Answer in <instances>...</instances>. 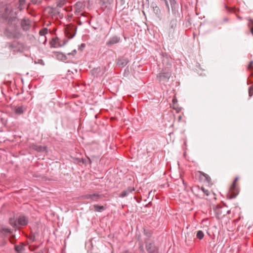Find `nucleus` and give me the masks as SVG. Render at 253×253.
I'll return each instance as SVG.
<instances>
[{"mask_svg":"<svg viewBox=\"0 0 253 253\" xmlns=\"http://www.w3.org/2000/svg\"><path fill=\"white\" fill-rule=\"evenodd\" d=\"M5 35L9 39H19L21 34L17 27L9 26L4 32Z\"/></svg>","mask_w":253,"mask_h":253,"instance_id":"f257e3e1","label":"nucleus"},{"mask_svg":"<svg viewBox=\"0 0 253 253\" xmlns=\"http://www.w3.org/2000/svg\"><path fill=\"white\" fill-rule=\"evenodd\" d=\"M10 224L13 227H18V226H25L28 223V219L24 216L21 215L18 218L17 221L14 219H10Z\"/></svg>","mask_w":253,"mask_h":253,"instance_id":"f03ea898","label":"nucleus"},{"mask_svg":"<svg viewBox=\"0 0 253 253\" xmlns=\"http://www.w3.org/2000/svg\"><path fill=\"white\" fill-rule=\"evenodd\" d=\"M238 180V177H236L230 187L229 197L231 199L235 198L239 193V188L236 184Z\"/></svg>","mask_w":253,"mask_h":253,"instance_id":"7ed1b4c3","label":"nucleus"},{"mask_svg":"<svg viewBox=\"0 0 253 253\" xmlns=\"http://www.w3.org/2000/svg\"><path fill=\"white\" fill-rule=\"evenodd\" d=\"M77 27L75 25L70 24L67 25L65 28V33L69 39L73 38L76 33Z\"/></svg>","mask_w":253,"mask_h":253,"instance_id":"20e7f679","label":"nucleus"},{"mask_svg":"<svg viewBox=\"0 0 253 253\" xmlns=\"http://www.w3.org/2000/svg\"><path fill=\"white\" fill-rule=\"evenodd\" d=\"M197 175L198 176L200 181L207 182L209 185L212 184L211 178L208 174L203 172L199 171L197 172Z\"/></svg>","mask_w":253,"mask_h":253,"instance_id":"39448f33","label":"nucleus"},{"mask_svg":"<svg viewBox=\"0 0 253 253\" xmlns=\"http://www.w3.org/2000/svg\"><path fill=\"white\" fill-rule=\"evenodd\" d=\"M83 199H89L90 201L88 202L92 201H97L100 198V196L97 194H86L82 197Z\"/></svg>","mask_w":253,"mask_h":253,"instance_id":"423d86ee","label":"nucleus"},{"mask_svg":"<svg viewBox=\"0 0 253 253\" xmlns=\"http://www.w3.org/2000/svg\"><path fill=\"white\" fill-rule=\"evenodd\" d=\"M173 14L176 15L178 13L179 5L175 0H169Z\"/></svg>","mask_w":253,"mask_h":253,"instance_id":"0eeeda50","label":"nucleus"},{"mask_svg":"<svg viewBox=\"0 0 253 253\" xmlns=\"http://www.w3.org/2000/svg\"><path fill=\"white\" fill-rule=\"evenodd\" d=\"M21 26L24 31H28L31 28V21L29 19H22L21 22Z\"/></svg>","mask_w":253,"mask_h":253,"instance_id":"6e6552de","label":"nucleus"},{"mask_svg":"<svg viewBox=\"0 0 253 253\" xmlns=\"http://www.w3.org/2000/svg\"><path fill=\"white\" fill-rule=\"evenodd\" d=\"M120 38L118 36H113L109 39L108 42H106V45L108 46H111L113 44H116L120 42Z\"/></svg>","mask_w":253,"mask_h":253,"instance_id":"1a4fd4ad","label":"nucleus"},{"mask_svg":"<svg viewBox=\"0 0 253 253\" xmlns=\"http://www.w3.org/2000/svg\"><path fill=\"white\" fill-rule=\"evenodd\" d=\"M171 76V74L169 72L161 73L158 74L157 77L161 81H168Z\"/></svg>","mask_w":253,"mask_h":253,"instance_id":"9d476101","label":"nucleus"},{"mask_svg":"<svg viewBox=\"0 0 253 253\" xmlns=\"http://www.w3.org/2000/svg\"><path fill=\"white\" fill-rule=\"evenodd\" d=\"M172 107L173 109L175 110L177 113L179 112L181 110V108L178 106L177 104V100L175 97L172 98Z\"/></svg>","mask_w":253,"mask_h":253,"instance_id":"9b49d317","label":"nucleus"},{"mask_svg":"<svg viewBox=\"0 0 253 253\" xmlns=\"http://www.w3.org/2000/svg\"><path fill=\"white\" fill-rule=\"evenodd\" d=\"M128 63V60L125 58H120L117 61V64L122 67L125 66Z\"/></svg>","mask_w":253,"mask_h":253,"instance_id":"f8f14e48","label":"nucleus"},{"mask_svg":"<svg viewBox=\"0 0 253 253\" xmlns=\"http://www.w3.org/2000/svg\"><path fill=\"white\" fill-rule=\"evenodd\" d=\"M134 190V189L133 188L129 187L126 190L123 191L121 193L120 196L122 197H125L128 195L129 193L132 192Z\"/></svg>","mask_w":253,"mask_h":253,"instance_id":"ddd939ff","label":"nucleus"},{"mask_svg":"<svg viewBox=\"0 0 253 253\" xmlns=\"http://www.w3.org/2000/svg\"><path fill=\"white\" fill-rule=\"evenodd\" d=\"M94 210L96 212H101L104 211L106 208L103 206H99L98 205H93Z\"/></svg>","mask_w":253,"mask_h":253,"instance_id":"4468645a","label":"nucleus"},{"mask_svg":"<svg viewBox=\"0 0 253 253\" xmlns=\"http://www.w3.org/2000/svg\"><path fill=\"white\" fill-rule=\"evenodd\" d=\"M59 39L58 38L53 39L52 41L50 42L51 46L53 47H57L58 46H61L58 44Z\"/></svg>","mask_w":253,"mask_h":253,"instance_id":"2eb2a0df","label":"nucleus"},{"mask_svg":"<svg viewBox=\"0 0 253 253\" xmlns=\"http://www.w3.org/2000/svg\"><path fill=\"white\" fill-rule=\"evenodd\" d=\"M176 24H177V20H176V19H172L170 21V24H169L170 28L172 30H174V29L175 28L176 26Z\"/></svg>","mask_w":253,"mask_h":253,"instance_id":"dca6fc26","label":"nucleus"},{"mask_svg":"<svg viewBox=\"0 0 253 253\" xmlns=\"http://www.w3.org/2000/svg\"><path fill=\"white\" fill-rule=\"evenodd\" d=\"M15 249L18 253H24V246L18 245L15 247Z\"/></svg>","mask_w":253,"mask_h":253,"instance_id":"f3484780","label":"nucleus"},{"mask_svg":"<svg viewBox=\"0 0 253 253\" xmlns=\"http://www.w3.org/2000/svg\"><path fill=\"white\" fill-rule=\"evenodd\" d=\"M249 21L248 26L250 29L251 32L253 36V20L251 18L248 19Z\"/></svg>","mask_w":253,"mask_h":253,"instance_id":"a211bd4d","label":"nucleus"},{"mask_svg":"<svg viewBox=\"0 0 253 253\" xmlns=\"http://www.w3.org/2000/svg\"><path fill=\"white\" fill-rule=\"evenodd\" d=\"M24 109L22 106H18L16 107L15 113L17 114H21L23 113Z\"/></svg>","mask_w":253,"mask_h":253,"instance_id":"6ab92c4d","label":"nucleus"},{"mask_svg":"<svg viewBox=\"0 0 253 253\" xmlns=\"http://www.w3.org/2000/svg\"><path fill=\"white\" fill-rule=\"evenodd\" d=\"M196 237L198 239L202 240L204 237V234L202 231L199 230L197 232Z\"/></svg>","mask_w":253,"mask_h":253,"instance_id":"aec40b11","label":"nucleus"},{"mask_svg":"<svg viewBox=\"0 0 253 253\" xmlns=\"http://www.w3.org/2000/svg\"><path fill=\"white\" fill-rule=\"evenodd\" d=\"M66 2V0H57V6L61 7L65 4Z\"/></svg>","mask_w":253,"mask_h":253,"instance_id":"412c9836","label":"nucleus"},{"mask_svg":"<svg viewBox=\"0 0 253 253\" xmlns=\"http://www.w3.org/2000/svg\"><path fill=\"white\" fill-rule=\"evenodd\" d=\"M153 10L156 14H159L160 13V10L157 6L153 7Z\"/></svg>","mask_w":253,"mask_h":253,"instance_id":"4be33fe9","label":"nucleus"},{"mask_svg":"<svg viewBox=\"0 0 253 253\" xmlns=\"http://www.w3.org/2000/svg\"><path fill=\"white\" fill-rule=\"evenodd\" d=\"M248 69L250 71H253V61H251L250 64L248 65Z\"/></svg>","mask_w":253,"mask_h":253,"instance_id":"5701e85b","label":"nucleus"},{"mask_svg":"<svg viewBox=\"0 0 253 253\" xmlns=\"http://www.w3.org/2000/svg\"><path fill=\"white\" fill-rule=\"evenodd\" d=\"M202 191L205 195H206V196L209 195L210 191L208 190H207L205 188H204V187H202Z\"/></svg>","mask_w":253,"mask_h":253,"instance_id":"b1692460","label":"nucleus"},{"mask_svg":"<svg viewBox=\"0 0 253 253\" xmlns=\"http://www.w3.org/2000/svg\"><path fill=\"white\" fill-rule=\"evenodd\" d=\"M249 95L253 94V85L250 87V88L249 89Z\"/></svg>","mask_w":253,"mask_h":253,"instance_id":"393cba45","label":"nucleus"},{"mask_svg":"<svg viewBox=\"0 0 253 253\" xmlns=\"http://www.w3.org/2000/svg\"><path fill=\"white\" fill-rule=\"evenodd\" d=\"M47 29H44L43 30L40 31V34L41 35H44L45 33H47Z\"/></svg>","mask_w":253,"mask_h":253,"instance_id":"a878e982","label":"nucleus"},{"mask_svg":"<svg viewBox=\"0 0 253 253\" xmlns=\"http://www.w3.org/2000/svg\"><path fill=\"white\" fill-rule=\"evenodd\" d=\"M76 53H77V51H76V50L75 49V50H73L71 52L68 53V55L74 56Z\"/></svg>","mask_w":253,"mask_h":253,"instance_id":"bb28decb","label":"nucleus"},{"mask_svg":"<svg viewBox=\"0 0 253 253\" xmlns=\"http://www.w3.org/2000/svg\"><path fill=\"white\" fill-rule=\"evenodd\" d=\"M181 119H182V117L181 116H179L178 117V121H180Z\"/></svg>","mask_w":253,"mask_h":253,"instance_id":"cd10ccee","label":"nucleus"},{"mask_svg":"<svg viewBox=\"0 0 253 253\" xmlns=\"http://www.w3.org/2000/svg\"><path fill=\"white\" fill-rule=\"evenodd\" d=\"M5 232H10V230H9L8 229H5Z\"/></svg>","mask_w":253,"mask_h":253,"instance_id":"c85d7f7f","label":"nucleus"},{"mask_svg":"<svg viewBox=\"0 0 253 253\" xmlns=\"http://www.w3.org/2000/svg\"><path fill=\"white\" fill-rule=\"evenodd\" d=\"M9 48H12V44H9Z\"/></svg>","mask_w":253,"mask_h":253,"instance_id":"c756f323","label":"nucleus"},{"mask_svg":"<svg viewBox=\"0 0 253 253\" xmlns=\"http://www.w3.org/2000/svg\"><path fill=\"white\" fill-rule=\"evenodd\" d=\"M217 216L218 218H220V217H221V216H220V215H219V214H217Z\"/></svg>","mask_w":253,"mask_h":253,"instance_id":"7c9ffc66","label":"nucleus"},{"mask_svg":"<svg viewBox=\"0 0 253 253\" xmlns=\"http://www.w3.org/2000/svg\"><path fill=\"white\" fill-rule=\"evenodd\" d=\"M42 148H39V151H42Z\"/></svg>","mask_w":253,"mask_h":253,"instance_id":"2f4dec72","label":"nucleus"},{"mask_svg":"<svg viewBox=\"0 0 253 253\" xmlns=\"http://www.w3.org/2000/svg\"><path fill=\"white\" fill-rule=\"evenodd\" d=\"M238 18L239 19H241V17H240V16H238Z\"/></svg>","mask_w":253,"mask_h":253,"instance_id":"473e14b6","label":"nucleus"},{"mask_svg":"<svg viewBox=\"0 0 253 253\" xmlns=\"http://www.w3.org/2000/svg\"><path fill=\"white\" fill-rule=\"evenodd\" d=\"M251 75H253V72H252V73H251Z\"/></svg>","mask_w":253,"mask_h":253,"instance_id":"72a5a7b5","label":"nucleus"},{"mask_svg":"<svg viewBox=\"0 0 253 253\" xmlns=\"http://www.w3.org/2000/svg\"><path fill=\"white\" fill-rule=\"evenodd\" d=\"M153 251H154L153 250H152V251H150V252H153Z\"/></svg>","mask_w":253,"mask_h":253,"instance_id":"f704fd0d","label":"nucleus"}]
</instances>
